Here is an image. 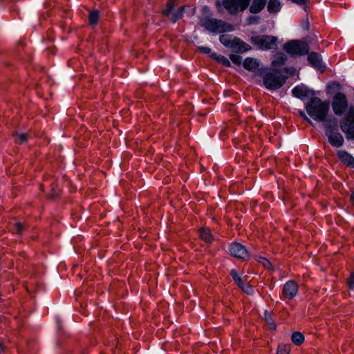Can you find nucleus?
I'll list each match as a JSON object with an SVG mask.
<instances>
[{
	"label": "nucleus",
	"mask_w": 354,
	"mask_h": 354,
	"mask_svg": "<svg viewBox=\"0 0 354 354\" xmlns=\"http://www.w3.org/2000/svg\"><path fill=\"white\" fill-rule=\"evenodd\" d=\"M329 102L322 101L318 97H311L306 104V110L308 114L314 120L322 122L325 121L329 111Z\"/></svg>",
	"instance_id": "f257e3e1"
},
{
	"label": "nucleus",
	"mask_w": 354,
	"mask_h": 354,
	"mask_svg": "<svg viewBox=\"0 0 354 354\" xmlns=\"http://www.w3.org/2000/svg\"><path fill=\"white\" fill-rule=\"evenodd\" d=\"M252 0H216L215 6L217 11L223 13L226 10L228 14L236 16L245 11Z\"/></svg>",
	"instance_id": "f03ea898"
},
{
	"label": "nucleus",
	"mask_w": 354,
	"mask_h": 354,
	"mask_svg": "<svg viewBox=\"0 0 354 354\" xmlns=\"http://www.w3.org/2000/svg\"><path fill=\"white\" fill-rule=\"evenodd\" d=\"M201 25L213 33H223L234 30L232 24L215 18L205 17L201 20Z\"/></svg>",
	"instance_id": "7ed1b4c3"
},
{
	"label": "nucleus",
	"mask_w": 354,
	"mask_h": 354,
	"mask_svg": "<svg viewBox=\"0 0 354 354\" xmlns=\"http://www.w3.org/2000/svg\"><path fill=\"white\" fill-rule=\"evenodd\" d=\"M287 77L278 71H268L263 76L265 87L270 90L280 88L286 81Z\"/></svg>",
	"instance_id": "20e7f679"
},
{
	"label": "nucleus",
	"mask_w": 354,
	"mask_h": 354,
	"mask_svg": "<svg viewBox=\"0 0 354 354\" xmlns=\"http://www.w3.org/2000/svg\"><path fill=\"white\" fill-rule=\"evenodd\" d=\"M283 50L292 56L304 55L308 53L309 46L306 42L292 40L284 44Z\"/></svg>",
	"instance_id": "39448f33"
},
{
	"label": "nucleus",
	"mask_w": 354,
	"mask_h": 354,
	"mask_svg": "<svg viewBox=\"0 0 354 354\" xmlns=\"http://www.w3.org/2000/svg\"><path fill=\"white\" fill-rule=\"evenodd\" d=\"M251 41L261 50H270L277 47V38L271 35L252 37Z\"/></svg>",
	"instance_id": "423d86ee"
},
{
	"label": "nucleus",
	"mask_w": 354,
	"mask_h": 354,
	"mask_svg": "<svg viewBox=\"0 0 354 354\" xmlns=\"http://www.w3.org/2000/svg\"><path fill=\"white\" fill-rule=\"evenodd\" d=\"M332 108L337 115H342L348 109V100L345 94L342 93H336L333 99Z\"/></svg>",
	"instance_id": "0eeeda50"
},
{
	"label": "nucleus",
	"mask_w": 354,
	"mask_h": 354,
	"mask_svg": "<svg viewBox=\"0 0 354 354\" xmlns=\"http://www.w3.org/2000/svg\"><path fill=\"white\" fill-rule=\"evenodd\" d=\"M229 250L230 254L236 258L247 260L250 257L249 252L245 247L239 243H232Z\"/></svg>",
	"instance_id": "6e6552de"
},
{
	"label": "nucleus",
	"mask_w": 354,
	"mask_h": 354,
	"mask_svg": "<svg viewBox=\"0 0 354 354\" xmlns=\"http://www.w3.org/2000/svg\"><path fill=\"white\" fill-rule=\"evenodd\" d=\"M298 292V285L293 281L290 280L286 282L283 288L282 295L284 299H292Z\"/></svg>",
	"instance_id": "1a4fd4ad"
},
{
	"label": "nucleus",
	"mask_w": 354,
	"mask_h": 354,
	"mask_svg": "<svg viewBox=\"0 0 354 354\" xmlns=\"http://www.w3.org/2000/svg\"><path fill=\"white\" fill-rule=\"evenodd\" d=\"M340 127L347 139L354 138V118H344L340 122Z\"/></svg>",
	"instance_id": "9d476101"
},
{
	"label": "nucleus",
	"mask_w": 354,
	"mask_h": 354,
	"mask_svg": "<svg viewBox=\"0 0 354 354\" xmlns=\"http://www.w3.org/2000/svg\"><path fill=\"white\" fill-rule=\"evenodd\" d=\"M292 95L301 100H304L314 95V91L310 90L306 86L301 84L295 86L292 91Z\"/></svg>",
	"instance_id": "9b49d317"
},
{
	"label": "nucleus",
	"mask_w": 354,
	"mask_h": 354,
	"mask_svg": "<svg viewBox=\"0 0 354 354\" xmlns=\"http://www.w3.org/2000/svg\"><path fill=\"white\" fill-rule=\"evenodd\" d=\"M326 135L328 137L329 143L332 146L338 148L343 145L344 138L339 133L330 131L326 132Z\"/></svg>",
	"instance_id": "f8f14e48"
},
{
	"label": "nucleus",
	"mask_w": 354,
	"mask_h": 354,
	"mask_svg": "<svg viewBox=\"0 0 354 354\" xmlns=\"http://www.w3.org/2000/svg\"><path fill=\"white\" fill-rule=\"evenodd\" d=\"M268 0H252L249 10L252 14L259 13L265 8Z\"/></svg>",
	"instance_id": "ddd939ff"
},
{
	"label": "nucleus",
	"mask_w": 354,
	"mask_h": 354,
	"mask_svg": "<svg viewBox=\"0 0 354 354\" xmlns=\"http://www.w3.org/2000/svg\"><path fill=\"white\" fill-rule=\"evenodd\" d=\"M231 48H232L234 50L243 53V52H246L250 48L248 44H245V42L241 41L240 39H239L237 37H234Z\"/></svg>",
	"instance_id": "4468645a"
},
{
	"label": "nucleus",
	"mask_w": 354,
	"mask_h": 354,
	"mask_svg": "<svg viewBox=\"0 0 354 354\" xmlns=\"http://www.w3.org/2000/svg\"><path fill=\"white\" fill-rule=\"evenodd\" d=\"M339 160L346 165L354 168V158L345 151H340L337 153Z\"/></svg>",
	"instance_id": "2eb2a0df"
},
{
	"label": "nucleus",
	"mask_w": 354,
	"mask_h": 354,
	"mask_svg": "<svg viewBox=\"0 0 354 354\" xmlns=\"http://www.w3.org/2000/svg\"><path fill=\"white\" fill-rule=\"evenodd\" d=\"M243 66L245 69L250 71H255L259 67V64L257 59L251 57H248L244 60Z\"/></svg>",
	"instance_id": "dca6fc26"
},
{
	"label": "nucleus",
	"mask_w": 354,
	"mask_h": 354,
	"mask_svg": "<svg viewBox=\"0 0 354 354\" xmlns=\"http://www.w3.org/2000/svg\"><path fill=\"white\" fill-rule=\"evenodd\" d=\"M281 3L279 0H269L267 9L269 13L275 14L280 11Z\"/></svg>",
	"instance_id": "f3484780"
},
{
	"label": "nucleus",
	"mask_w": 354,
	"mask_h": 354,
	"mask_svg": "<svg viewBox=\"0 0 354 354\" xmlns=\"http://www.w3.org/2000/svg\"><path fill=\"white\" fill-rule=\"evenodd\" d=\"M287 60V57L284 53H277L272 61V66L274 67L283 65Z\"/></svg>",
	"instance_id": "a211bd4d"
},
{
	"label": "nucleus",
	"mask_w": 354,
	"mask_h": 354,
	"mask_svg": "<svg viewBox=\"0 0 354 354\" xmlns=\"http://www.w3.org/2000/svg\"><path fill=\"white\" fill-rule=\"evenodd\" d=\"M199 236L207 243H211L213 241V236L209 228H201L199 231Z\"/></svg>",
	"instance_id": "6ab92c4d"
},
{
	"label": "nucleus",
	"mask_w": 354,
	"mask_h": 354,
	"mask_svg": "<svg viewBox=\"0 0 354 354\" xmlns=\"http://www.w3.org/2000/svg\"><path fill=\"white\" fill-rule=\"evenodd\" d=\"M308 61L315 67H319L321 66L320 56L316 53H311L308 56Z\"/></svg>",
	"instance_id": "aec40b11"
},
{
	"label": "nucleus",
	"mask_w": 354,
	"mask_h": 354,
	"mask_svg": "<svg viewBox=\"0 0 354 354\" xmlns=\"http://www.w3.org/2000/svg\"><path fill=\"white\" fill-rule=\"evenodd\" d=\"M324 122V127L326 129V133L333 131H334L335 129L337 127V122L335 118L333 119H329V120H325Z\"/></svg>",
	"instance_id": "412c9836"
},
{
	"label": "nucleus",
	"mask_w": 354,
	"mask_h": 354,
	"mask_svg": "<svg viewBox=\"0 0 354 354\" xmlns=\"http://www.w3.org/2000/svg\"><path fill=\"white\" fill-rule=\"evenodd\" d=\"M176 0H169L166 3L165 8L163 9L162 13L165 17H169L170 14L172 12V10L176 6Z\"/></svg>",
	"instance_id": "4be33fe9"
},
{
	"label": "nucleus",
	"mask_w": 354,
	"mask_h": 354,
	"mask_svg": "<svg viewBox=\"0 0 354 354\" xmlns=\"http://www.w3.org/2000/svg\"><path fill=\"white\" fill-rule=\"evenodd\" d=\"M291 339L295 345L299 346L304 342V336L301 333L296 331L292 334Z\"/></svg>",
	"instance_id": "5701e85b"
},
{
	"label": "nucleus",
	"mask_w": 354,
	"mask_h": 354,
	"mask_svg": "<svg viewBox=\"0 0 354 354\" xmlns=\"http://www.w3.org/2000/svg\"><path fill=\"white\" fill-rule=\"evenodd\" d=\"M210 57L216 60H217L218 62L221 63L225 66H230V61L224 56L221 55H217L215 53H212L210 55Z\"/></svg>",
	"instance_id": "b1692460"
},
{
	"label": "nucleus",
	"mask_w": 354,
	"mask_h": 354,
	"mask_svg": "<svg viewBox=\"0 0 354 354\" xmlns=\"http://www.w3.org/2000/svg\"><path fill=\"white\" fill-rule=\"evenodd\" d=\"M184 10V7L180 8L178 10H176L174 12H172L170 14L169 19L173 22L175 23L176 21L179 20L183 17V12Z\"/></svg>",
	"instance_id": "393cba45"
},
{
	"label": "nucleus",
	"mask_w": 354,
	"mask_h": 354,
	"mask_svg": "<svg viewBox=\"0 0 354 354\" xmlns=\"http://www.w3.org/2000/svg\"><path fill=\"white\" fill-rule=\"evenodd\" d=\"M100 15L97 10L90 12L88 15V21L91 25L95 26L97 24Z\"/></svg>",
	"instance_id": "a878e982"
},
{
	"label": "nucleus",
	"mask_w": 354,
	"mask_h": 354,
	"mask_svg": "<svg viewBox=\"0 0 354 354\" xmlns=\"http://www.w3.org/2000/svg\"><path fill=\"white\" fill-rule=\"evenodd\" d=\"M239 287L245 293L247 294H252L253 289L252 286L246 281H244L243 279L241 280L240 283H236Z\"/></svg>",
	"instance_id": "bb28decb"
},
{
	"label": "nucleus",
	"mask_w": 354,
	"mask_h": 354,
	"mask_svg": "<svg viewBox=\"0 0 354 354\" xmlns=\"http://www.w3.org/2000/svg\"><path fill=\"white\" fill-rule=\"evenodd\" d=\"M219 40L221 43L223 44L225 46L231 48L232 45L233 39L231 38L230 35H221L219 37Z\"/></svg>",
	"instance_id": "cd10ccee"
},
{
	"label": "nucleus",
	"mask_w": 354,
	"mask_h": 354,
	"mask_svg": "<svg viewBox=\"0 0 354 354\" xmlns=\"http://www.w3.org/2000/svg\"><path fill=\"white\" fill-rule=\"evenodd\" d=\"M265 321L269 329L274 330L276 328V325L274 324L272 318L270 315L267 313H265Z\"/></svg>",
	"instance_id": "c85d7f7f"
},
{
	"label": "nucleus",
	"mask_w": 354,
	"mask_h": 354,
	"mask_svg": "<svg viewBox=\"0 0 354 354\" xmlns=\"http://www.w3.org/2000/svg\"><path fill=\"white\" fill-rule=\"evenodd\" d=\"M290 345L285 344L279 346L277 354H290Z\"/></svg>",
	"instance_id": "c756f323"
},
{
	"label": "nucleus",
	"mask_w": 354,
	"mask_h": 354,
	"mask_svg": "<svg viewBox=\"0 0 354 354\" xmlns=\"http://www.w3.org/2000/svg\"><path fill=\"white\" fill-rule=\"evenodd\" d=\"M15 142L21 144L27 140V134L26 133H17L15 135Z\"/></svg>",
	"instance_id": "7c9ffc66"
},
{
	"label": "nucleus",
	"mask_w": 354,
	"mask_h": 354,
	"mask_svg": "<svg viewBox=\"0 0 354 354\" xmlns=\"http://www.w3.org/2000/svg\"><path fill=\"white\" fill-rule=\"evenodd\" d=\"M259 16H250L247 18V22L248 24H257L259 22Z\"/></svg>",
	"instance_id": "2f4dec72"
},
{
	"label": "nucleus",
	"mask_w": 354,
	"mask_h": 354,
	"mask_svg": "<svg viewBox=\"0 0 354 354\" xmlns=\"http://www.w3.org/2000/svg\"><path fill=\"white\" fill-rule=\"evenodd\" d=\"M230 59L232 62L237 65H240L242 62V57L240 55H231L230 56Z\"/></svg>",
	"instance_id": "473e14b6"
},
{
	"label": "nucleus",
	"mask_w": 354,
	"mask_h": 354,
	"mask_svg": "<svg viewBox=\"0 0 354 354\" xmlns=\"http://www.w3.org/2000/svg\"><path fill=\"white\" fill-rule=\"evenodd\" d=\"M230 274L233 278L234 281L236 282V283H240L241 280L243 279L238 275V273L235 270H232L230 272Z\"/></svg>",
	"instance_id": "72a5a7b5"
},
{
	"label": "nucleus",
	"mask_w": 354,
	"mask_h": 354,
	"mask_svg": "<svg viewBox=\"0 0 354 354\" xmlns=\"http://www.w3.org/2000/svg\"><path fill=\"white\" fill-rule=\"evenodd\" d=\"M15 230L17 234H21L25 230L24 225L21 223H16L14 225Z\"/></svg>",
	"instance_id": "f704fd0d"
},
{
	"label": "nucleus",
	"mask_w": 354,
	"mask_h": 354,
	"mask_svg": "<svg viewBox=\"0 0 354 354\" xmlns=\"http://www.w3.org/2000/svg\"><path fill=\"white\" fill-rule=\"evenodd\" d=\"M198 50L202 53H204V54H212V50L209 47H207V46H199L198 47Z\"/></svg>",
	"instance_id": "c9c22d12"
},
{
	"label": "nucleus",
	"mask_w": 354,
	"mask_h": 354,
	"mask_svg": "<svg viewBox=\"0 0 354 354\" xmlns=\"http://www.w3.org/2000/svg\"><path fill=\"white\" fill-rule=\"evenodd\" d=\"M348 284L351 289L353 288V287H354V271L352 272L350 274V277L348 279Z\"/></svg>",
	"instance_id": "e433bc0d"
},
{
	"label": "nucleus",
	"mask_w": 354,
	"mask_h": 354,
	"mask_svg": "<svg viewBox=\"0 0 354 354\" xmlns=\"http://www.w3.org/2000/svg\"><path fill=\"white\" fill-rule=\"evenodd\" d=\"M345 118L353 119L354 118V106H351L348 108L347 115Z\"/></svg>",
	"instance_id": "4c0bfd02"
},
{
	"label": "nucleus",
	"mask_w": 354,
	"mask_h": 354,
	"mask_svg": "<svg viewBox=\"0 0 354 354\" xmlns=\"http://www.w3.org/2000/svg\"><path fill=\"white\" fill-rule=\"evenodd\" d=\"M299 114L304 120L307 121L309 123H311L310 120L306 116L304 111H299Z\"/></svg>",
	"instance_id": "58836bf2"
},
{
	"label": "nucleus",
	"mask_w": 354,
	"mask_h": 354,
	"mask_svg": "<svg viewBox=\"0 0 354 354\" xmlns=\"http://www.w3.org/2000/svg\"><path fill=\"white\" fill-rule=\"evenodd\" d=\"M293 3L297 4V5H304L307 3L308 0H291Z\"/></svg>",
	"instance_id": "ea45409f"
},
{
	"label": "nucleus",
	"mask_w": 354,
	"mask_h": 354,
	"mask_svg": "<svg viewBox=\"0 0 354 354\" xmlns=\"http://www.w3.org/2000/svg\"><path fill=\"white\" fill-rule=\"evenodd\" d=\"M4 346L2 344H0V354L4 351Z\"/></svg>",
	"instance_id": "a19ab883"
},
{
	"label": "nucleus",
	"mask_w": 354,
	"mask_h": 354,
	"mask_svg": "<svg viewBox=\"0 0 354 354\" xmlns=\"http://www.w3.org/2000/svg\"><path fill=\"white\" fill-rule=\"evenodd\" d=\"M351 200L354 201V192L351 195Z\"/></svg>",
	"instance_id": "79ce46f5"
},
{
	"label": "nucleus",
	"mask_w": 354,
	"mask_h": 354,
	"mask_svg": "<svg viewBox=\"0 0 354 354\" xmlns=\"http://www.w3.org/2000/svg\"><path fill=\"white\" fill-rule=\"evenodd\" d=\"M58 194H59V193H58V192H57V193L53 194V196H53V197H55V196H57Z\"/></svg>",
	"instance_id": "37998d69"
},
{
	"label": "nucleus",
	"mask_w": 354,
	"mask_h": 354,
	"mask_svg": "<svg viewBox=\"0 0 354 354\" xmlns=\"http://www.w3.org/2000/svg\"><path fill=\"white\" fill-rule=\"evenodd\" d=\"M263 260H264V261H266V263H268V264H269V263H269V261H268L267 259H263Z\"/></svg>",
	"instance_id": "c03bdc74"
}]
</instances>
